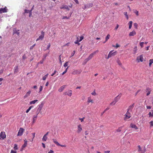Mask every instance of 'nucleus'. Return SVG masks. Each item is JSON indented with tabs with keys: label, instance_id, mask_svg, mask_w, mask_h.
<instances>
[{
	"label": "nucleus",
	"instance_id": "a18cd8bd",
	"mask_svg": "<svg viewBox=\"0 0 153 153\" xmlns=\"http://www.w3.org/2000/svg\"><path fill=\"white\" fill-rule=\"evenodd\" d=\"M84 38V37L83 36H81L80 37V39L79 40V41L81 42Z\"/></svg>",
	"mask_w": 153,
	"mask_h": 153
},
{
	"label": "nucleus",
	"instance_id": "3c124183",
	"mask_svg": "<svg viewBox=\"0 0 153 153\" xmlns=\"http://www.w3.org/2000/svg\"><path fill=\"white\" fill-rule=\"evenodd\" d=\"M134 26L136 28H137L138 25L137 23H134Z\"/></svg>",
	"mask_w": 153,
	"mask_h": 153
},
{
	"label": "nucleus",
	"instance_id": "79ce46f5",
	"mask_svg": "<svg viewBox=\"0 0 153 153\" xmlns=\"http://www.w3.org/2000/svg\"><path fill=\"white\" fill-rule=\"evenodd\" d=\"M68 62H66L64 65V66L65 67H67L68 65Z\"/></svg>",
	"mask_w": 153,
	"mask_h": 153
},
{
	"label": "nucleus",
	"instance_id": "4be33fe9",
	"mask_svg": "<svg viewBox=\"0 0 153 153\" xmlns=\"http://www.w3.org/2000/svg\"><path fill=\"white\" fill-rule=\"evenodd\" d=\"M78 130L77 131V132L79 133L82 130V128L81 127V126L80 125H79L78 126Z\"/></svg>",
	"mask_w": 153,
	"mask_h": 153
},
{
	"label": "nucleus",
	"instance_id": "7ed1b4c3",
	"mask_svg": "<svg viewBox=\"0 0 153 153\" xmlns=\"http://www.w3.org/2000/svg\"><path fill=\"white\" fill-rule=\"evenodd\" d=\"M7 10L8 9H7L6 7L4 8H0V13L7 12Z\"/></svg>",
	"mask_w": 153,
	"mask_h": 153
},
{
	"label": "nucleus",
	"instance_id": "0e129e2a",
	"mask_svg": "<svg viewBox=\"0 0 153 153\" xmlns=\"http://www.w3.org/2000/svg\"><path fill=\"white\" fill-rule=\"evenodd\" d=\"M88 102H92V100H91V99H90V98H89L88 100Z\"/></svg>",
	"mask_w": 153,
	"mask_h": 153
},
{
	"label": "nucleus",
	"instance_id": "49530a36",
	"mask_svg": "<svg viewBox=\"0 0 153 153\" xmlns=\"http://www.w3.org/2000/svg\"><path fill=\"white\" fill-rule=\"evenodd\" d=\"M35 45L36 44H35L31 46L30 48V49L31 50H32L33 49V48L35 46Z\"/></svg>",
	"mask_w": 153,
	"mask_h": 153
},
{
	"label": "nucleus",
	"instance_id": "1a4fd4ad",
	"mask_svg": "<svg viewBox=\"0 0 153 153\" xmlns=\"http://www.w3.org/2000/svg\"><path fill=\"white\" fill-rule=\"evenodd\" d=\"M19 30H17L16 28H14L13 29V34H16L18 36H19Z\"/></svg>",
	"mask_w": 153,
	"mask_h": 153
},
{
	"label": "nucleus",
	"instance_id": "2eb2a0df",
	"mask_svg": "<svg viewBox=\"0 0 153 153\" xmlns=\"http://www.w3.org/2000/svg\"><path fill=\"white\" fill-rule=\"evenodd\" d=\"M151 91V90L149 88H148L146 89V91L147 92L146 94L147 96H148L150 94Z\"/></svg>",
	"mask_w": 153,
	"mask_h": 153
},
{
	"label": "nucleus",
	"instance_id": "f257e3e1",
	"mask_svg": "<svg viewBox=\"0 0 153 153\" xmlns=\"http://www.w3.org/2000/svg\"><path fill=\"white\" fill-rule=\"evenodd\" d=\"M121 97L119 95H118L114 99V100L110 103V105H114L118 101Z\"/></svg>",
	"mask_w": 153,
	"mask_h": 153
},
{
	"label": "nucleus",
	"instance_id": "9b49d317",
	"mask_svg": "<svg viewBox=\"0 0 153 153\" xmlns=\"http://www.w3.org/2000/svg\"><path fill=\"white\" fill-rule=\"evenodd\" d=\"M24 144L22 146L21 149V151H22V150H23V149L25 148V147L26 146L27 144V141L26 140V139H25L24 140Z\"/></svg>",
	"mask_w": 153,
	"mask_h": 153
},
{
	"label": "nucleus",
	"instance_id": "ddd939ff",
	"mask_svg": "<svg viewBox=\"0 0 153 153\" xmlns=\"http://www.w3.org/2000/svg\"><path fill=\"white\" fill-rule=\"evenodd\" d=\"M134 103L132 104V105H130L129 108L127 109V111H131L132 109L134 107Z\"/></svg>",
	"mask_w": 153,
	"mask_h": 153
},
{
	"label": "nucleus",
	"instance_id": "2f4dec72",
	"mask_svg": "<svg viewBox=\"0 0 153 153\" xmlns=\"http://www.w3.org/2000/svg\"><path fill=\"white\" fill-rule=\"evenodd\" d=\"M153 60L152 59H151L149 60V65L150 66H151L152 64L153 63Z\"/></svg>",
	"mask_w": 153,
	"mask_h": 153
},
{
	"label": "nucleus",
	"instance_id": "7c9ffc66",
	"mask_svg": "<svg viewBox=\"0 0 153 153\" xmlns=\"http://www.w3.org/2000/svg\"><path fill=\"white\" fill-rule=\"evenodd\" d=\"M124 14L125 16L126 19H128V15H127V12H124Z\"/></svg>",
	"mask_w": 153,
	"mask_h": 153
},
{
	"label": "nucleus",
	"instance_id": "4468645a",
	"mask_svg": "<svg viewBox=\"0 0 153 153\" xmlns=\"http://www.w3.org/2000/svg\"><path fill=\"white\" fill-rule=\"evenodd\" d=\"M80 73V72L78 70H75L74 71L72 74L74 75H75L77 74H79Z\"/></svg>",
	"mask_w": 153,
	"mask_h": 153
},
{
	"label": "nucleus",
	"instance_id": "09e8293b",
	"mask_svg": "<svg viewBox=\"0 0 153 153\" xmlns=\"http://www.w3.org/2000/svg\"><path fill=\"white\" fill-rule=\"evenodd\" d=\"M109 108H107L104 111L102 112V115L106 111L108 110L109 109Z\"/></svg>",
	"mask_w": 153,
	"mask_h": 153
},
{
	"label": "nucleus",
	"instance_id": "5fc2aeb1",
	"mask_svg": "<svg viewBox=\"0 0 153 153\" xmlns=\"http://www.w3.org/2000/svg\"><path fill=\"white\" fill-rule=\"evenodd\" d=\"M151 126H153V121H151L149 122Z\"/></svg>",
	"mask_w": 153,
	"mask_h": 153
},
{
	"label": "nucleus",
	"instance_id": "473e14b6",
	"mask_svg": "<svg viewBox=\"0 0 153 153\" xmlns=\"http://www.w3.org/2000/svg\"><path fill=\"white\" fill-rule=\"evenodd\" d=\"M48 74H46L44 76H43L42 78V79L43 80H45L46 79V78L47 77L48 75Z\"/></svg>",
	"mask_w": 153,
	"mask_h": 153
},
{
	"label": "nucleus",
	"instance_id": "e433bc0d",
	"mask_svg": "<svg viewBox=\"0 0 153 153\" xmlns=\"http://www.w3.org/2000/svg\"><path fill=\"white\" fill-rule=\"evenodd\" d=\"M134 13L136 14L137 16H138L139 15L138 11L136 10H135L134 11Z\"/></svg>",
	"mask_w": 153,
	"mask_h": 153
},
{
	"label": "nucleus",
	"instance_id": "6e6552de",
	"mask_svg": "<svg viewBox=\"0 0 153 153\" xmlns=\"http://www.w3.org/2000/svg\"><path fill=\"white\" fill-rule=\"evenodd\" d=\"M143 59V55H141L139 56L138 57L137 60L138 61V62H139L140 61L142 62Z\"/></svg>",
	"mask_w": 153,
	"mask_h": 153
},
{
	"label": "nucleus",
	"instance_id": "f3484780",
	"mask_svg": "<svg viewBox=\"0 0 153 153\" xmlns=\"http://www.w3.org/2000/svg\"><path fill=\"white\" fill-rule=\"evenodd\" d=\"M136 34V33L135 31H133L132 32H130L129 33V36H134Z\"/></svg>",
	"mask_w": 153,
	"mask_h": 153
},
{
	"label": "nucleus",
	"instance_id": "603ef678",
	"mask_svg": "<svg viewBox=\"0 0 153 153\" xmlns=\"http://www.w3.org/2000/svg\"><path fill=\"white\" fill-rule=\"evenodd\" d=\"M77 40H76V41H75V42H74V43L75 44H77L78 42H79V40H78V37H77Z\"/></svg>",
	"mask_w": 153,
	"mask_h": 153
},
{
	"label": "nucleus",
	"instance_id": "6ab92c4d",
	"mask_svg": "<svg viewBox=\"0 0 153 153\" xmlns=\"http://www.w3.org/2000/svg\"><path fill=\"white\" fill-rule=\"evenodd\" d=\"M31 93V91H29L28 92H27L26 94L24 96V98H25L29 96L30 94Z\"/></svg>",
	"mask_w": 153,
	"mask_h": 153
},
{
	"label": "nucleus",
	"instance_id": "58836bf2",
	"mask_svg": "<svg viewBox=\"0 0 153 153\" xmlns=\"http://www.w3.org/2000/svg\"><path fill=\"white\" fill-rule=\"evenodd\" d=\"M138 152H140L141 151H142L141 150V147L140 146V145H139L138 146Z\"/></svg>",
	"mask_w": 153,
	"mask_h": 153
},
{
	"label": "nucleus",
	"instance_id": "412c9836",
	"mask_svg": "<svg viewBox=\"0 0 153 153\" xmlns=\"http://www.w3.org/2000/svg\"><path fill=\"white\" fill-rule=\"evenodd\" d=\"M44 36H43V35H40L39 36V38L36 39V41H38L40 39L42 40L44 38Z\"/></svg>",
	"mask_w": 153,
	"mask_h": 153
},
{
	"label": "nucleus",
	"instance_id": "f704fd0d",
	"mask_svg": "<svg viewBox=\"0 0 153 153\" xmlns=\"http://www.w3.org/2000/svg\"><path fill=\"white\" fill-rule=\"evenodd\" d=\"M63 8H64L66 9H67L68 10H69V9L68 8V6L66 5H64L62 7Z\"/></svg>",
	"mask_w": 153,
	"mask_h": 153
},
{
	"label": "nucleus",
	"instance_id": "69168bd1",
	"mask_svg": "<svg viewBox=\"0 0 153 153\" xmlns=\"http://www.w3.org/2000/svg\"><path fill=\"white\" fill-rule=\"evenodd\" d=\"M32 15V11H30V12L29 13V17H30Z\"/></svg>",
	"mask_w": 153,
	"mask_h": 153
},
{
	"label": "nucleus",
	"instance_id": "864d4df0",
	"mask_svg": "<svg viewBox=\"0 0 153 153\" xmlns=\"http://www.w3.org/2000/svg\"><path fill=\"white\" fill-rule=\"evenodd\" d=\"M57 71H54V72L51 75V76H53L56 72H57Z\"/></svg>",
	"mask_w": 153,
	"mask_h": 153
},
{
	"label": "nucleus",
	"instance_id": "680f3d73",
	"mask_svg": "<svg viewBox=\"0 0 153 153\" xmlns=\"http://www.w3.org/2000/svg\"><path fill=\"white\" fill-rule=\"evenodd\" d=\"M91 94L93 95H95L96 94V93L95 91H94Z\"/></svg>",
	"mask_w": 153,
	"mask_h": 153
},
{
	"label": "nucleus",
	"instance_id": "ea45409f",
	"mask_svg": "<svg viewBox=\"0 0 153 153\" xmlns=\"http://www.w3.org/2000/svg\"><path fill=\"white\" fill-rule=\"evenodd\" d=\"M68 67H67L66 68V69H65V71H64V72L62 73V75H64V74H65V73L67 72V69H68Z\"/></svg>",
	"mask_w": 153,
	"mask_h": 153
},
{
	"label": "nucleus",
	"instance_id": "39448f33",
	"mask_svg": "<svg viewBox=\"0 0 153 153\" xmlns=\"http://www.w3.org/2000/svg\"><path fill=\"white\" fill-rule=\"evenodd\" d=\"M126 117L124 118V120H126L127 119L129 118L130 117V113L129 112V111H127L126 114H125Z\"/></svg>",
	"mask_w": 153,
	"mask_h": 153
},
{
	"label": "nucleus",
	"instance_id": "72a5a7b5",
	"mask_svg": "<svg viewBox=\"0 0 153 153\" xmlns=\"http://www.w3.org/2000/svg\"><path fill=\"white\" fill-rule=\"evenodd\" d=\"M110 36L109 34H108L106 37H105L106 41H107L108 40Z\"/></svg>",
	"mask_w": 153,
	"mask_h": 153
},
{
	"label": "nucleus",
	"instance_id": "8fccbe9b",
	"mask_svg": "<svg viewBox=\"0 0 153 153\" xmlns=\"http://www.w3.org/2000/svg\"><path fill=\"white\" fill-rule=\"evenodd\" d=\"M69 19V17H67L66 16H63V17L62 18V19Z\"/></svg>",
	"mask_w": 153,
	"mask_h": 153
},
{
	"label": "nucleus",
	"instance_id": "c03bdc74",
	"mask_svg": "<svg viewBox=\"0 0 153 153\" xmlns=\"http://www.w3.org/2000/svg\"><path fill=\"white\" fill-rule=\"evenodd\" d=\"M144 44V42H141L140 43V45L141 48H143V47Z\"/></svg>",
	"mask_w": 153,
	"mask_h": 153
},
{
	"label": "nucleus",
	"instance_id": "c85d7f7f",
	"mask_svg": "<svg viewBox=\"0 0 153 153\" xmlns=\"http://www.w3.org/2000/svg\"><path fill=\"white\" fill-rule=\"evenodd\" d=\"M33 107V106H30L29 108L26 110V113H28Z\"/></svg>",
	"mask_w": 153,
	"mask_h": 153
},
{
	"label": "nucleus",
	"instance_id": "f03ea898",
	"mask_svg": "<svg viewBox=\"0 0 153 153\" xmlns=\"http://www.w3.org/2000/svg\"><path fill=\"white\" fill-rule=\"evenodd\" d=\"M113 52V51H111L109 52L107 57V59H108L109 58L112 56H115L117 53V51H115Z\"/></svg>",
	"mask_w": 153,
	"mask_h": 153
},
{
	"label": "nucleus",
	"instance_id": "c9c22d12",
	"mask_svg": "<svg viewBox=\"0 0 153 153\" xmlns=\"http://www.w3.org/2000/svg\"><path fill=\"white\" fill-rule=\"evenodd\" d=\"M118 128L116 130V132H120L121 131V130L120 129V128Z\"/></svg>",
	"mask_w": 153,
	"mask_h": 153
},
{
	"label": "nucleus",
	"instance_id": "393cba45",
	"mask_svg": "<svg viewBox=\"0 0 153 153\" xmlns=\"http://www.w3.org/2000/svg\"><path fill=\"white\" fill-rule=\"evenodd\" d=\"M47 138H47V136H46L45 135H44V136H43V137L42 138V140L43 141H46L47 139Z\"/></svg>",
	"mask_w": 153,
	"mask_h": 153
},
{
	"label": "nucleus",
	"instance_id": "37998d69",
	"mask_svg": "<svg viewBox=\"0 0 153 153\" xmlns=\"http://www.w3.org/2000/svg\"><path fill=\"white\" fill-rule=\"evenodd\" d=\"M27 58V57L26 56L25 54H24L22 56V59L24 60Z\"/></svg>",
	"mask_w": 153,
	"mask_h": 153
},
{
	"label": "nucleus",
	"instance_id": "f8f14e48",
	"mask_svg": "<svg viewBox=\"0 0 153 153\" xmlns=\"http://www.w3.org/2000/svg\"><path fill=\"white\" fill-rule=\"evenodd\" d=\"M44 103L43 102H42L41 104L39 106V108L38 109V111H39L40 112L41 110L43 105Z\"/></svg>",
	"mask_w": 153,
	"mask_h": 153
},
{
	"label": "nucleus",
	"instance_id": "6e6d98bb",
	"mask_svg": "<svg viewBox=\"0 0 153 153\" xmlns=\"http://www.w3.org/2000/svg\"><path fill=\"white\" fill-rule=\"evenodd\" d=\"M50 46H51V45L49 43L48 45L47 46V50H49L50 47Z\"/></svg>",
	"mask_w": 153,
	"mask_h": 153
},
{
	"label": "nucleus",
	"instance_id": "9d476101",
	"mask_svg": "<svg viewBox=\"0 0 153 153\" xmlns=\"http://www.w3.org/2000/svg\"><path fill=\"white\" fill-rule=\"evenodd\" d=\"M72 94V91L71 90H69L68 91L65 92V95H68L70 97L71 96Z\"/></svg>",
	"mask_w": 153,
	"mask_h": 153
},
{
	"label": "nucleus",
	"instance_id": "e2e57ef3",
	"mask_svg": "<svg viewBox=\"0 0 153 153\" xmlns=\"http://www.w3.org/2000/svg\"><path fill=\"white\" fill-rule=\"evenodd\" d=\"M146 108L147 109H150L151 108V106H147Z\"/></svg>",
	"mask_w": 153,
	"mask_h": 153
},
{
	"label": "nucleus",
	"instance_id": "aec40b11",
	"mask_svg": "<svg viewBox=\"0 0 153 153\" xmlns=\"http://www.w3.org/2000/svg\"><path fill=\"white\" fill-rule=\"evenodd\" d=\"M52 140L53 141V142L57 146H58L60 145V144L55 139H53Z\"/></svg>",
	"mask_w": 153,
	"mask_h": 153
},
{
	"label": "nucleus",
	"instance_id": "5701e85b",
	"mask_svg": "<svg viewBox=\"0 0 153 153\" xmlns=\"http://www.w3.org/2000/svg\"><path fill=\"white\" fill-rule=\"evenodd\" d=\"M18 71V66H16L14 67V73H17Z\"/></svg>",
	"mask_w": 153,
	"mask_h": 153
},
{
	"label": "nucleus",
	"instance_id": "a878e982",
	"mask_svg": "<svg viewBox=\"0 0 153 153\" xmlns=\"http://www.w3.org/2000/svg\"><path fill=\"white\" fill-rule=\"evenodd\" d=\"M38 101V100H34L30 101V104H35Z\"/></svg>",
	"mask_w": 153,
	"mask_h": 153
},
{
	"label": "nucleus",
	"instance_id": "bf43d9fd",
	"mask_svg": "<svg viewBox=\"0 0 153 153\" xmlns=\"http://www.w3.org/2000/svg\"><path fill=\"white\" fill-rule=\"evenodd\" d=\"M43 61H44V60H43L42 59V60H41V61H40L38 63V64L40 63L41 64H42L43 63Z\"/></svg>",
	"mask_w": 153,
	"mask_h": 153
},
{
	"label": "nucleus",
	"instance_id": "338daca9",
	"mask_svg": "<svg viewBox=\"0 0 153 153\" xmlns=\"http://www.w3.org/2000/svg\"><path fill=\"white\" fill-rule=\"evenodd\" d=\"M42 146L44 148H45V144L43 143H42Z\"/></svg>",
	"mask_w": 153,
	"mask_h": 153
},
{
	"label": "nucleus",
	"instance_id": "b1692460",
	"mask_svg": "<svg viewBox=\"0 0 153 153\" xmlns=\"http://www.w3.org/2000/svg\"><path fill=\"white\" fill-rule=\"evenodd\" d=\"M37 117V115H36V116L34 115L33 116V121H32L33 123L35 122L36 120Z\"/></svg>",
	"mask_w": 153,
	"mask_h": 153
},
{
	"label": "nucleus",
	"instance_id": "bb28decb",
	"mask_svg": "<svg viewBox=\"0 0 153 153\" xmlns=\"http://www.w3.org/2000/svg\"><path fill=\"white\" fill-rule=\"evenodd\" d=\"M132 22L131 21H130L129 22L128 24L129 25V28L130 29L132 27Z\"/></svg>",
	"mask_w": 153,
	"mask_h": 153
},
{
	"label": "nucleus",
	"instance_id": "4d7b16f0",
	"mask_svg": "<svg viewBox=\"0 0 153 153\" xmlns=\"http://www.w3.org/2000/svg\"><path fill=\"white\" fill-rule=\"evenodd\" d=\"M43 87L42 86H40L39 88V92L41 91L42 90Z\"/></svg>",
	"mask_w": 153,
	"mask_h": 153
},
{
	"label": "nucleus",
	"instance_id": "20e7f679",
	"mask_svg": "<svg viewBox=\"0 0 153 153\" xmlns=\"http://www.w3.org/2000/svg\"><path fill=\"white\" fill-rule=\"evenodd\" d=\"M6 135L4 132L1 131L0 134V139L3 140L6 138Z\"/></svg>",
	"mask_w": 153,
	"mask_h": 153
},
{
	"label": "nucleus",
	"instance_id": "774afa93",
	"mask_svg": "<svg viewBox=\"0 0 153 153\" xmlns=\"http://www.w3.org/2000/svg\"><path fill=\"white\" fill-rule=\"evenodd\" d=\"M48 153H54V152L53 150H50Z\"/></svg>",
	"mask_w": 153,
	"mask_h": 153
},
{
	"label": "nucleus",
	"instance_id": "a19ab883",
	"mask_svg": "<svg viewBox=\"0 0 153 153\" xmlns=\"http://www.w3.org/2000/svg\"><path fill=\"white\" fill-rule=\"evenodd\" d=\"M13 148L14 149H15V150L18 149L17 146L16 144H14Z\"/></svg>",
	"mask_w": 153,
	"mask_h": 153
},
{
	"label": "nucleus",
	"instance_id": "cd10ccee",
	"mask_svg": "<svg viewBox=\"0 0 153 153\" xmlns=\"http://www.w3.org/2000/svg\"><path fill=\"white\" fill-rule=\"evenodd\" d=\"M148 114L149 115V117L152 118L153 117V114L151 112H150Z\"/></svg>",
	"mask_w": 153,
	"mask_h": 153
},
{
	"label": "nucleus",
	"instance_id": "de8ad7c7",
	"mask_svg": "<svg viewBox=\"0 0 153 153\" xmlns=\"http://www.w3.org/2000/svg\"><path fill=\"white\" fill-rule=\"evenodd\" d=\"M113 46L114 47H115L116 48H117L120 47V45H118V44H116V46H114L113 45Z\"/></svg>",
	"mask_w": 153,
	"mask_h": 153
},
{
	"label": "nucleus",
	"instance_id": "4c0bfd02",
	"mask_svg": "<svg viewBox=\"0 0 153 153\" xmlns=\"http://www.w3.org/2000/svg\"><path fill=\"white\" fill-rule=\"evenodd\" d=\"M30 10L25 9V13H29L30 12Z\"/></svg>",
	"mask_w": 153,
	"mask_h": 153
},
{
	"label": "nucleus",
	"instance_id": "423d86ee",
	"mask_svg": "<svg viewBox=\"0 0 153 153\" xmlns=\"http://www.w3.org/2000/svg\"><path fill=\"white\" fill-rule=\"evenodd\" d=\"M24 129L22 128H20L17 134L18 136H21L22 135Z\"/></svg>",
	"mask_w": 153,
	"mask_h": 153
},
{
	"label": "nucleus",
	"instance_id": "13d9d810",
	"mask_svg": "<svg viewBox=\"0 0 153 153\" xmlns=\"http://www.w3.org/2000/svg\"><path fill=\"white\" fill-rule=\"evenodd\" d=\"M146 151V149L145 148V147L144 148V150H142V153H144Z\"/></svg>",
	"mask_w": 153,
	"mask_h": 153
},
{
	"label": "nucleus",
	"instance_id": "052dcab7",
	"mask_svg": "<svg viewBox=\"0 0 153 153\" xmlns=\"http://www.w3.org/2000/svg\"><path fill=\"white\" fill-rule=\"evenodd\" d=\"M10 153H17L16 151H14L13 150H11Z\"/></svg>",
	"mask_w": 153,
	"mask_h": 153
},
{
	"label": "nucleus",
	"instance_id": "c756f323",
	"mask_svg": "<svg viewBox=\"0 0 153 153\" xmlns=\"http://www.w3.org/2000/svg\"><path fill=\"white\" fill-rule=\"evenodd\" d=\"M137 46H135L134 48V50H133V51H134V54H135V53H136V52H137Z\"/></svg>",
	"mask_w": 153,
	"mask_h": 153
},
{
	"label": "nucleus",
	"instance_id": "a211bd4d",
	"mask_svg": "<svg viewBox=\"0 0 153 153\" xmlns=\"http://www.w3.org/2000/svg\"><path fill=\"white\" fill-rule=\"evenodd\" d=\"M131 127L132 128H134L136 129H138V128L136 126L135 124H134L133 123H131L130 125Z\"/></svg>",
	"mask_w": 153,
	"mask_h": 153
},
{
	"label": "nucleus",
	"instance_id": "dca6fc26",
	"mask_svg": "<svg viewBox=\"0 0 153 153\" xmlns=\"http://www.w3.org/2000/svg\"><path fill=\"white\" fill-rule=\"evenodd\" d=\"M66 86V85H63L62 86H61L59 89V92H62L63 90L65 88V86Z\"/></svg>",
	"mask_w": 153,
	"mask_h": 153
},
{
	"label": "nucleus",
	"instance_id": "0eeeda50",
	"mask_svg": "<svg viewBox=\"0 0 153 153\" xmlns=\"http://www.w3.org/2000/svg\"><path fill=\"white\" fill-rule=\"evenodd\" d=\"M98 52V50H97L96 51L92 53H91L88 58L90 60L93 57L94 55L97 53Z\"/></svg>",
	"mask_w": 153,
	"mask_h": 153
}]
</instances>
